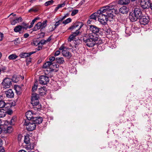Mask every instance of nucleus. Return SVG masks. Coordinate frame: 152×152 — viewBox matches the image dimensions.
I'll return each instance as SVG.
<instances>
[{"mask_svg":"<svg viewBox=\"0 0 152 152\" xmlns=\"http://www.w3.org/2000/svg\"><path fill=\"white\" fill-rule=\"evenodd\" d=\"M18 152H26L25 151L23 150H21L19 151Z\"/></svg>","mask_w":152,"mask_h":152,"instance_id":"obj_64","label":"nucleus"},{"mask_svg":"<svg viewBox=\"0 0 152 152\" xmlns=\"http://www.w3.org/2000/svg\"><path fill=\"white\" fill-rule=\"evenodd\" d=\"M33 122L35 123V125L39 124L42 123L43 119L42 117H35L33 118L31 120Z\"/></svg>","mask_w":152,"mask_h":152,"instance_id":"obj_18","label":"nucleus"},{"mask_svg":"<svg viewBox=\"0 0 152 152\" xmlns=\"http://www.w3.org/2000/svg\"><path fill=\"white\" fill-rule=\"evenodd\" d=\"M18 56L12 54L10 55L9 56V58L10 59L13 60L16 58Z\"/></svg>","mask_w":152,"mask_h":152,"instance_id":"obj_39","label":"nucleus"},{"mask_svg":"<svg viewBox=\"0 0 152 152\" xmlns=\"http://www.w3.org/2000/svg\"><path fill=\"white\" fill-rule=\"evenodd\" d=\"M149 21V17L147 15H142L139 18V21L140 23L142 25H145L148 24Z\"/></svg>","mask_w":152,"mask_h":152,"instance_id":"obj_12","label":"nucleus"},{"mask_svg":"<svg viewBox=\"0 0 152 152\" xmlns=\"http://www.w3.org/2000/svg\"><path fill=\"white\" fill-rule=\"evenodd\" d=\"M95 44L100 45L103 43V41L97 37V39L96 41Z\"/></svg>","mask_w":152,"mask_h":152,"instance_id":"obj_35","label":"nucleus"},{"mask_svg":"<svg viewBox=\"0 0 152 152\" xmlns=\"http://www.w3.org/2000/svg\"><path fill=\"white\" fill-rule=\"evenodd\" d=\"M116 8L115 4L113 3L104 7L97 11L98 14H105L108 16L109 18L112 19L114 16V14H116L118 13Z\"/></svg>","mask_w":152,"mask_h":152,"instance_id":"obj_1","label":"nucleus"},{"mask_svg":"<svg viewBox=\"0 0 152 152\" xmlns=\"http://www.w3.org/2000/svg\"><path fill=\"white\" fill-rule=\"evenodd\" d=\"M24 142L26 144H28L30 142L29 138L28 137L25 136V137Z\"/></svg>","mask_w":152,"mask_h":152,"instance_id":"obj_42","label":"nucleus"},{"mask_svg":"<svg viewBox=\"0 0 152 152\" xmlns=\"http://www.w3.org/2000/svg\"><path fill=\"white\" fill-rule=\"evenodd\" d=\"M5 104V103L4 101L0 100V108H4Z\"/></svg>","mask_w":152,"mask_h":152,"instance_id":"obj_45","label":"nucleus"},{"mask_svg":"<svg viewBox=\"0 0 152 152\" xmlns=\"http://www.w3.org/2000/svg\"><path fill=\"white\" fill-rule=\"evenodd\" d=\"M151 4L150 0H141L140 2L141 7L143 9L149 8Z\"/></svg>","mask_w":152,"mask_h":152,"instance_id":"obj_11","label":"nucleus"},{"mask_svg":"<svg viewBox=\"0 0 152 152\" xmlns=\"http://www.w3.org/2000/svg\"><path fill=\"white\" fill-rule=\"evenodd\" d=\"M15 90L17 95H20L22 93V89L21 87L18 85H16L15 86Z\"/></svg>","mask_w":152,"mask_h":152,"instance_id":"obj_24","label":"nucleus"},{"mask_svg":"<svg viewBox=\"0 0 152 152\" xmlns=\"http://www.w3.org/2000/svg\"><path fill=\"white\" fill-rule=\"evenodd\" d=\"M56 62L59 64H62L65 62L63 57H57L56 59Z\"/></svg>","mask_w":152,"mask_h":152,"instance_id":"obj_30","label":"nucleus"},{"mask_svg":"<svg viewBox=\"0 0 152 152\" xmlns=\"http://www.w3.org/2000/svg\"><path fill=\"white\" fill-rule=\"evenodd\" d=\"M7 113V112L4 111V109H0V118H2L5 116Z\"/></svg>","mask_w":152,"mask_h":152,"instance_id":"obj_32","label":"nucleus"},{"mask_svg":"<svg viewBox=\"0 0 152 152\" xmlns=\"http://www.w3.org/2000/svg\"><path fill=\"white\" fill-rule=\"evenodd\" d=\"M62 53L64 56L68 58H70L72 56L71 53L69 52V49L67 48H65L62 51Z\"/></svg>","mask_w":152,"mask_h":152,"instance_id":"obj_17","label":"nucleus"},{"mask_svg":"<svg viewBox=\"0 0 152 152\" xmlns=\"http://www.w3.org/2000/svg\"><path fill=\"white\" fill-rule=\"evenodd\" d=\"M59 9V8L58 7V6H57V7L55 8V9L54 10L55 11H57Z\"/></svg>","mask_w":152,"mask_h":152,"instance_id":"obj_63","label":"nucleus"},{"mask_svg":"<svg viewBox=\"0 0 152 152\" xmlns=\"http://www.w3.org/2000/svg\"><path fill=\"white\" fill-rule=\"evenodd\" d=\"M33 106L34 108V110H38L39 109H40L41 107L40 105L36 104L35 105H33Z\"/></svg>","mask_w":152,"mask_h":152,"instance_id":"obj_41","label":"nucleus"},{"mask_svg":"<svg viewBox=\"0 0 152 152\" xmlns=\"http://www.w3.org/2000/svg\"><path fill=\"white\" fill-rule=\"evenodd\" d=\"M3 36V34L0 32V41L2 40Z\"/></svg>","mask_w":152,"mask_h":152,"instance_id":"obj_55","label":"nucleus"},{"mask_svg":"<svg viewBox=\"0 0 152 152\" xmlns=\"http://www.w3.org/2000/svg\"><path fill=\"white\" fill-rule=\"evenodd\" d=\"M39 96V94L36 93H33L32 94L31 99V104L33 105H35L36 104H38L39 101L38 98Z\"/></svg>","mask_w":152,"mask_h":152,"instance_id":"obj_10","label":"nucleus"},{"mask_svg":"<svg viewBox=\"0 0 152 152\" xmlns=\"http://www.w3.org/2000/svg\"><path fill=\"white\" fill-rule=\"evenodd\" d=\"M53 63V64L52 65V66H51V68L52 69H54V70L56 68L58 69L59 68V65L56 64H55Z\"/></svg>","mask_w":152,"mask_h":152,"instance_id":"obj_43","label":"nucleus"},{"mask_svg":"<svg viewBox=\"0 0 152 152\" xmlns=\"http://www.w3.org/2000/svg\"><path fill=\"white\" fill-rule=\"evenodd\" d=\"M0 152H5V150L3 148H0Z\"/></svg>","mask_w":152,"mask_h":152,"instance_id":"obj_62","label":"nucleus"},{"mask_svg":"<svg viewBox=\"0 0 152 152\" xmlns=\"http://www.w3.org/2000/svg\"><path fill=\"white\" fill-rule=\"evenodd\" d=\"M53 64V63L49 61L46 62L43 65V68H46L47 69L48 68H51V66Z\"/></svg>","mask_w":152,"mask_h":152,"instance_id":"obj_27","label":"nucleus"},{"mask_svg":"<svg viewBox=\"0 0 152 152\" xmlns=\"http://www.w3.org/2000/svg\"><path fill=\"white\" fill-rule=\"evenodd\" d=\"M42 25L41 22H38L34 27L33 30L34 31H37L40 29H42Z\"/></svg>","mask_w":152,"mask_h":152,"instance_id":"obj_25","label":"nucleus"},{"mask_svg":"<svg viewBox=\"0 0 152 152\" xmlns=\"http://www.w3.org/2000/svg\"><path fill=\"white\" fill-rule=\"evenodd\" d=\"M66 4V1H64L63 2V3L61 4H58V6L60 8H61L62 7H64Z\"/></svg>","mask_w":152,"mask_h":152,"instance_id":"obj_47","label":"nucleus"},{"mask_svg":"<svg viewBox=\"0 0 152 152\" xmlns=\"http://www.w3.org/2000/svg\"><path fill=\"white\" fill-rule=\"evenodd\" d=\"M54 71V69L52 68H48L45 70V73L47 76L49 77H51L53 76V72Z\"/></svg>","mask_w":152,"mask_h":152,"instance_id":"obj_19","label":"nucleus"},{"mask_svg":"<svg viewBox=\"0 0 152 152\" xmlns=\"http://www.w3.org/2000/svg\"><path fill=\"white\" fill-rule=\"evenodd\" d=\"M56 28L54 27V25H50L48 27L49 32H51L53 31Z\"/></svg>","mask_w":152,"mask_h":152,"instance_id":"obj_38","label":"nucleus"},{"mask_svg":"<svg viewBox=\"0 0 152 152\" xmlns=\"http://www.w3.org/2000/svg\"><path fill=\"white\" fill-rule=\"evenodd\" d=\"M51 36L49 37L46 40V42H49L51 41Z\"/></svg>","mask_w":152,"mask_h":152,"instance_id":"obj_58","label":"nucleus"},{"mask_svg":"<svg viewBox=\"0 0 152 152\" xmlns=\"http://www.w3.org/2000/svg\"><path fill=\"white\" fill-rule=\"evenodd\" d=\"M12 80L9 78L4 79L2 82V86L3 88H9L11 85Z\"/></svg>","mask_w":152,"mask_h":152,"instance_id":"obj_8","label":"nucleus"},{"mask_svg":"<svg viewBox=\"0 0 152 152\" xmlns=\"http://www.w3.org/2000/svg\"><path fill=\"white\" fill-rule=\"evenodd\" d=\"M72 21V19L70 18H68L66 20L63 21L62 22V23L63 24H66Z\"/></svg>","mask_w":152,"mask_h":152,"instance_id":"obj_40","label":"nucleus"},{"mask_svg":"<svg viewBox=\"0 0 152 152\" xmlns=\"http://www.w3.org/2000/svg\"><path fill=\"white\" fill-rule=\"evenodd\" d=\"M125 32L126 34H127L128 35H130L132 32V29L131 27H126L125 29Z\"/></svg>","mask_w":152,"mask_h":152,"instance_id":"obj_31","label":"nucleus"},{"mask_svg":"<svg viewBox=\"0 0 152 152\" xmlns=\"http://www.w3.org/2000/svg\"><path fill=\"white\" fill-rule=\"evenodd\" d=\"M65 48H64V46H61L60 48H59V50H62L63 51L64 49Z\"/></svg>","mask_w":152,"mask_h":152,"instance_id":"obj_61","label":"nucleus"},{"mask_svg":"<svg viewBox=\"0 0 152 152\" xmlns=\"http://www.w3.org/2000/svg\"><path fill=\"white\" fill-rule=\"evenodd\" d=\"M130 0H119L118 1V4L122 5H126L129 4Z\"/></svg>","mask_w":152,"mask_h":152,"instance_id":"obj_28","label":"nucleus"},{"mask_svg":"<svg viewBox=\"0 0 152 152\" xmlns=\"http://www.w3.org/2000/svg\"><path fill=\"white\" fill-rule=\"evenodd\" d=\"M37 83H35L34 84V86L32 87V91H35L36 90V89H37Z\"/></svg>","mask_w":152,"mask_h":152,"instance_id":"obj_48","label":"nucleus"},{"mask_svg":"<svg viewBox=\"0 0 152 152\" xmlns=\"http://www.w3.org/2000/svg\"><path fill=\"white\" fill-rule=\"evenodd\" d=\"M60 52L59 50H57L56 51V52L55 53V56H57L58 55L60 54Z\"/></svg>","mask_w":152,"mask_h":152,"instance_id":"obj_53","label":"nucleus"},{"mask_svg":"<svg viewBox=\"0 0 152 152\" xmlns=\"http://www.w3.org/2000/svg\"><path fill=\"white\" fill-rule=\"evenodd\" d=\"M60 24V23L59 22V21H58L57 22H56V23L54 25H53L54 26V27L56 28L57 26H58Z\"/></svg>","mask_w":152,"mask_h":152,"instance_id":"obj_51","label":"nucleus"},{"mask_svg":"<svg viewBox=\"0 0 152 152\" xmlns=\"http://www.w3.org/2000/svg\"><path fill=\"white\" fill-rule=\"evenodd\" d=\"M24 124L26 126V129L28 131L33 130L35 129L36 126V125H35L31 120L30 121L28 122L25 121Z\"/></svg>","mask_w":152,"mask_h":152,"instance_id":"obj_6","label":"nucleus"},{"mask_svg":"<svg viewBox=\"0 0 152 152\" xmlns=\"http://www.w3.org/2000/svg\"><path fill=\"white\" fill-rule=\"evenodd\" d=\"M6 97L8 98H12L14 96V93L12 89H10L5 92Z\"/></svg>","mask_w":152,"mask_h":152,"instance_id":"obj_21","label":"nucleus"},{"mask_svg":"<svg viewBox=\"0 0 152 152\" xmlns=\"http://www.w3.org/2000/svg\"><path fill=\"white\" fill-rule=\"evenodd\" d=\"M54 1L53 0L49 1L46 2L45 4V5L46 6H48L49 5H52L54 2Z\"/></svg>","mask_w":152,"mask_h":152,"instance_id":"obj_36","label":"nucleus"},{"mask_svg":"<svg viewBox=\"0 0 152 152\" xmlns=\"http://www.w3.org/2000/svg\"><path fill=\"white\" fill-rule=\"evenodd\" d=\"M10 103V104L11 107L15 106L16 105L15 102L14 101Z\"/></svg>","mask_w":152,"mask_h":152,"instance_id":"obj_52","label":"nucleus"},{"mask_svg":"<svg viewBox=\"0 0 152 152\" xmlns=\"http://www.w3.org/2000/svg\"><path fill=\"white\" fill-rule=\"evenodd\" d=\"M35 53V51L31 52L29 53L22 52L20 54V56L22 58H26V57H29L31 55Z\"/></svg>","mask_w":152,"mask_h":152,"instance_id":"obj_20","label":"nucleus"},{"mask_svg":"<svg viewBox=\"0 0 152 152\" xmlns=\"http://www.w3.org/2000/svg\"><path fill=\"white\" fill-rule=\"evenodd\" d=\"M46 43V40H45L44 39L41 40L38 43V44H41L42 45H43L45 44Z\"/></svg>","mask_w":152,"mask_h":152,"instance_id":"obj_49","label":"nucleus"},{"mask_svg":"<svg viewBox=\"0 0 152 152\" xmlns=\"http://www.w3.org/2000/svg\"><path fill=\"white\" fill-rule=\"evenodd\" d=\"M11 107L10 103H5V105L3 109L4 111L7 112L8 114L11 115L12 113V111L11 109Z\"/></svg>","mask_w":152,"mask_h":152,"instance_id":"obj_14","label":"nucleus"},{"mask_svg":"<svg viewBox=\"0 0 152 152\" xmlns=\"http://www.w3.org/2000/svg\"><path fill=\"white\" fill-rule=\"evenodd\" d=\"M38 10V8L34 7H33V8L30 9H29L28 10V12H37Z\"/></svg>","mask_w":152,"mask_h":152,"instance_id":"obj_37","label":"nucleus"},{"mask_svg":"<svg viewBox=\"0 0 152 152\" xmlns=\"http://www.w3.org/2000/svg\"><path fill=\"white\" fill-rule=\"evenodd\" d=\"M39 19V17H37L35 18L34 19L32 20V22H33L34 23H35V22H36V21L37 20H38Z\"/></svg>","mask_w":152,"mask_h":152,"instance_id":"obj_56","label":"nucleus"},{"mask_svg":"<svg viewBox=\"0 0 152 152\" xmlns=\"http://www.w3.org/2000/svg\"><path fill=\"white\" fill-rule=\"evenodd\" d=\"M35 115V114L33 113L31 111H28L26 113V116L27 119L29 121H31L33 119V118Z\"/></svg>","mask_w":152,"mask_h":152,"instance_id":"obj_16","label":"nucleus"},{"mask_svg":"<svg viewBox=\"0 0 152 152\" xmlns=\"http://www.w3.org/2000/svg\"><path fill=\"white\" fill-rule=\"evenodd\" d=\"M49 77L46 75H42L40 76L39 78V82L42 85H46L49 81Z\"/></svg>","mask_w":152,"mask_h":152,"instance_id":"obj_9","label":"nucleus"},{"mask_svg":"<svg viewBox=\"0 0 152 152\" xmlns=\"http://www.w3.org/2000/svg\"><path fill=\"white\" fill-rule=\"evenodd\" d=\"M49 60L50 61H49L50 62H52L53 61H54V60H56V59H55V58L54 57V56H51L50 57V58H49Z\"/></svg>","mask_w":152,"mask_h":152,"instance_id":"obj_50","label":"nucleus"},{"mask_svg":"<svg viewBox=\"0 0 152 152\" xmlns=\"http://www.w3.org/2000/svg\"><path fill=\"white\" fill-rule=\"evenodd\" d=\"M3 145V141L1 139H0V148H2V145Z\"/></svg>","mask_w":152,"mask_h":152,"instance_id":"obj_59","label":"nucleus"},{"mask_svg":"<svg viewBox=\"0 0 152 152\" xmlns=\"http://www.w3.org/2000/svg\"><path fill=\"white\" fill-rule=\"evenodd\" d=\"M5 129H6V131L8 133H11L12 130V129L11 126H7L6 125H5Z\"/></svg>","mask_w":152,"mask_h":152,"instance_id":"obj_34","label":"nucleus"},{"mask_svg":"<svg viewBox=\"0 0 152 152\" xmlns=\"http://www.w3.org/2000/svg\"><path fill=\"white\" fill-rule=\"evenodd\" d=\"M47 22L48 21L47 20H45L43 21L42 23V28H45L47 26Z\"/></svg>","mask_w":152,"mask_h":152,"instance_id":"obj_44","label":"nucleus"},{"mask_svg":"<svg viewBox=\"0 0 152 152\" xmlns=\"http://www.w3.org/2000/svg\"><path fill=\"white\" fill-rule=\"evenodd\" d=\"M86 38H83V40L86 46L89 47H92L95 45L96 42H95L96 40L93 39L91 40Z\"/></svg>","mask_w":152,"mask_h":152,"instance_id":"obj_13","label":"nucleus"},{"mask_svg":"<svg viewBox=\"0 0 152 152\" xmlns=\"http://www.w3.org/2000/svg\"><path fill=\"white\" fill-rule=\"evenodd\" d=\"M22 20V19L21 17L16 18L15 19H13L11 21V24L12 25H15L16 23H19Z\"/></svg>","mask_w":152,"mask_h":152,"instance_id":"obj_23","label":"nucleus"},{"mask_svg":"<svg viewBox=\"0 0 152 152\" xmlns=\"http://www.w3.org/2000/svg\"><path fill=\"white\" fill-rule=\"evenodd\" d=\"M142 15L141 10L140 8H135L134 9L132 15H129V18L132 22H134L136 21Z\"/></svg>","mask_w":152,"mask_h":152,"instance_id":"obj_3","label":"nucleus"},{"mask_svg":"<svg viewBox=\"0 0 152 152\" xmlns=\"http://www.w3.org/2000/svg\"><path fill=\"white\" fill-rule=\"evenodd\" d=\"M91 19H90V18H89V19L88 20L87 22V23L88 24H91Z\"/></svg>","mask_w":152,"mask_h":152,"instance_id":"obj_60","label":"nucleus"},{"mask_svg":"<svg viewBox=\"0 0 152 152\" xmlns=\"http://www.w3.org/2000/svg\"><path fill=\"white\" fill-rule=\"evenodd\" d=\"M108 16L105 14H99L98 16V21L103 25H105L108 20Z\"/></svg>","mask_w":152,"mask_h":152,"instance_id":"obj_4","label":"nucleus"},{"mask_svg":"<svg viewBox=\"0 0 152 152\" xmlns=\"http://www.w3.org/2000/svg\"><path fill=\"white\" fill-rule=\"evenodd\" d=\"M28 28V26L23 27L21 26L18 25L16 26L14 29V31L16 32H19L20 34H22L23 31H22V29H25L27 30Z\"/></svg>","mask_w":152,"mask_h":152,"instance_id":"obj_15","label":"nucleus"},{"mask_svg":"<svg viewBox=\"0 0 152 152\" xmlns=\"http://www.w3.org/2000/svg\"><path fill=\"white\" fill-rule=\"evenodd\" d=\"M83 24L81 22H76L72 26L70 27L68 29L69 30H73L77 28L76 29V31L74 32L73 34L71 35L68 39V41L69 42H71L74 38L77 36L79 33L80 31L79 30L83 26Z\"/></svg>","mask_w":152,"mask_h":152,"instance_id":"obj_2","label":"nucleus"},{"mask_svg":"<svg viewBox=\"0 0 152 152\" xmlns=\"http://www.w3.org/2000/svg\"><path fill=\"white\" fill-rule=\"evenodd\" d=\"M78 12V10H73L72 12L71 15L72 16H74L77 14Z\"/></svg>","mask_w":152,"mask_h":152,"instance_id":"obj_46","label":"nucleus"},{"mask_svg":"<svg viewBox=\"0 0 152 152\" xmlns=\"http://www.w3.org/2000/svg\"><path fill=\"white\" fill-rule=\"evenodd\" d=\"M88 26V28L87 30H89L90 33H93L95 34H100V32L101 30L100 28L93 25H89Z\"/></svg>","mask_w":152,"mask_h":152,"instance_id":"obj_5","label":"nucleus"},{"mask_svg":"<svg viewBox=\"0 0 152 152\" xmlns=\"http://www.w3.org/2000/svg\"><path fill=\"white\" fill-rule=\"evenodd\" d=\"M99 14L98 13L97 11V12L94 13L91 15L90 17V19H93L94 20H96V18H98V16Z\"/></svg>","mask_w":152,"mask_h":152,"instance_id":"obj_29","label":"nucleus"},{"mask_svg":"<svg viewBox=\"0 0 152 152\" xmlns=\"http://www.w3.org/2000/svg\"><path fill=\"white\" fill-rule=\"evenodd\" d=\"M42 48V46H39L38 47H37L36 48V50H37V51H39L41 50Z\"/></svg>","mask_w":152,"mask_h":152,"instance_id":"obj_54","label":"nucleus"},{"mask_svg":"<svg viewBox=\"0 0 152 152\" xmlns=\"http://www.w3.org/2000/svg\"><path fill=\"white\" fill-rule=\"evenodd\" d=\"M29 34L28 33H26L24 34V37L25 38H27L29 36Z\"/></svg>","mask_w":152,"mask_h":152,"instance_id":"obj_57","label":"nucleus"},{"mask_svg":"<svg viewBox=\"0 0 152 152\" xmlns=\"http://www.w3.org/2000/svg\"><path fill=\"white\" fill-rule=\"evenodd\" d=\"M34 145L33 144H30L26 145L25 148L27 150H30L33 149Z\"/></svg>","mask_w":152,"mask_h":152,"instance_id":"obj_33","label":"nucleus"},{"mask_svg":"<svg viewBox=\"0 0 152 152\" xmlns=\"http://www.w3.org/2000/svg\"><path fill=\"white\" fill-rule=\"evenodd\" d=\"M39 94V96L40 95L41 96H43L46 94V89L45 87H42L39 88L38 90L37 91Z\"/></svg>","mask_w":152,"mask_h":152,"instance_id":"obj_22","label":"nucleus"},{"mask_svg":"<svg viewBox=\"0 0 152 152\" xmlns=\"http://www.w3.org/2000/svg\"><path fill=\"white\" fill-rule=\"evenodd\" d=\"M119 12L123 14H126L128 12V10L126 6H123L120 8Z\"/></svg>","mask_w":152,"mask_h":152,"instance_id":"obj_26","label":"nucleus"},{"mask_svg":"<svg viewBox=\"0 0 152 152\" xmlns=\"http://www.w3.org/2000/svg\"><path fill=\"white\" fill-rule=\"evenodd\" d=\"M83 38H86V39H89L91 40L93 39L96 40L97 39V36L93 33H90L89 30H87L86 33L84 34Z\"/></svg>","mask_w":152,"mask_h":152,"instance_id":"obj_7","label":"nucleus"}]
</instances>
